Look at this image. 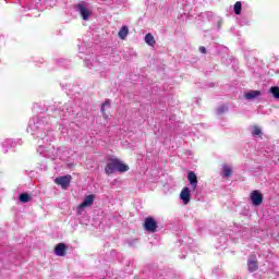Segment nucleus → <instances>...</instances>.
Listing matches in <instances>:
<instances>
[{
	"label": "nucleus",
	"instance_id": "obj_9",
	"mask_svg": "<svg viewBox=\"0 0 279 279\" xmlns=\"http://www.w3.org/2000/svg\"><path fill=\"white\" fill-rule=\"evenodd\" d=\"M16 141L12 140V138H7L4 141L1 142V147H2V151L4 154H8V149H12V147H16Z\"/></svg>",
	"mask_w": 279,
	"mask_h": 279
},
{
	"label": "nucleus",
	"instance_id": "obj_8",
	"mask_svg": "<svg viewBox=\"0 0 279 279\" xmlns=\"http://www.w3.org/2000/svg\"><path fill=\"white\" fill-rule=\"evenodd\" d=\"M180 199H181L182 204H184V206L190 204V202H191V190L187 186L182 189V191L180 193Z\"/></svg>",
	"mask_w": 279,
	"mask_h": 279
},
{
	"label": "nucleus",
	"instance_id": "obj_15",
	"mask_svg": "<svg viewBox=\"0 0 279 279\" xmlns=\"http://www.w3.org/2000/svg\"><path fill=\"white\" fill-rule=\"evenodd\" d=\"M259 95H260L259 90H251V92H247L244 95V97H245V99L251 100V99H256V97H259Z\"/></svg>",
	"mask_w": 279,
	"mask_h": 279
},
{
	"label": "nucleus",
	"instance_id": "obj_23",
	"mask_svg": "<svg viewBox=\"0 0 279 279\" xmlns=\"http://www.w3.org/2000/svg\"><path fill=\"white\" fill-rule=\"evenodd\" d=\"M262 131L258 126L253 128L252 130V136H260Z\"/></svg>",
	"mask_w": 279,
	"mask_h": 279
},
{
	"label": "nucleus",
	"instance_id": "obj_20",
	"mask_svg": "<svg viewBox=\"0 0 279 279\" xmlns=\"http://www.w3.org/2000/svg\"><path fill=\"white\" fill-rule=\"evenodd\" d=\"M85 66H87V69H92V66H99V62L97 60H88L85 59Z\"/></svg>",
	"mask_w": 279,
	"mask_h": 279
},
{
	"label": "nucleus",
	"instance_id": "obj_2",
	"mask_svg": "<svg viewBox=\"0 0 279 279\" xmlns=\"http://www.w3.org/2000/svg\"><path fill=\"white\" fill-rule=\"evenodd\" d=\"M105 171L107 173V175H111V173H125V171H130V166L123 163V161H121V159L119 158H110Z\"/></svg>",
	"mask_w": 279,
	"mask_h": 279
},
{
	"label": "nucleus",
	"instance_id": "obj_10",
	"mask_svg": "<svg viewBox=\"0 0 279 279\" xmlns=\"http://www.w3.org/2000/svg\"><path fill=\"white\" fill-rule=\"evenodd\" d=\"M247 267H248V271L251 274H254V271H256L258 269V262L256 260L255 256H252L248 258Z\"/></svg>",
	"mask_w": 279,
	"mask_h": 279
},
{
	"label": "nucleus",
	"instance_id": "obj_22",
	"mask_svg": "<svg viewBox=\"0 0 279 279\" xmlns=\"http://www.w3.org/2000/svg\"><path fill=\"white\" fill-rule=\"evenodd\" d=\"M270 93L275 99H279V87H271Z\"/></svg>",
	"mask_w": 279,
	"mask_h": 279
},
{
	"label": "nucleus",
	"instance_id": "obj_25",
	"mask_svg": "<svg viewBox=\"0 0 279 279\" xmlns=\"http://www.w3.org/2000/svg\"><path fill=\"white\" fill-rule=\"evenodd\" d=\"M106 108H110V100H106L101 106V112H106Z\"/></svg>",
	"mask_w": 279,
	"mask_h": 279
},
{
	"label": "nucleus",
	"instance_id": "obj_5",
	"mask_svg": "<svg viewBox=\"0 0 279 279\" xmlns=\"http://www.w3.org/2000/svg\"><path fill=\"white\" fill-rule=\"evenodd\" d=\"M71 180H73V178L71 177V174H68V175H62V177L56 178L54 183H57L58 186H61V189L66 191V189H69V186H71Z\"/></svg>",
	"mask_w": 279,
	"mask_h": 279
},
{
	"label": "nucleus",
	"instance_id": "obj_7",
	"mask_svg": "<svg viewBox=\"0 0 279 279\" xmlns=\"http://www.w3.org/2000/svg\"><path fill=\"white\" fill-rule=\"evenodd\" d=\"M250 197L253 206H260L263 204V194L258 190L253 191Z\"/></svg>",
	"mask_w": 279,
	"mask_h": 279
},
{
	"label": "nucleus",
	"instance_id": "obj_19",
	"mask_svg": "<svg viewBox=\"0 0 279 279\" xmlns=\"http://www.w3.org/2000/svg\"><path fill=\"white\" fill-rule=\"evenodd\" d=\"M31 199H32V196H29V194L27 193L20 194V202H22V204H27V202H29Z\"/></svg>",
	"mask_w": 279,
	"mask_h": 279
},
{
	"label": "nucleus",
	"instance_id": "obj_27",
	"mask_svg": "<svg viewBox=\"0 0 279 279\" xmlns=\"http://www.w3.org/2000/svg\"><path fill=\"white\" fill-rule=\"evenodd\" d=\"M198 51H201L202 53H206V47L201 46V47L198 48Z\"/></svg>",
	"mask_w": 279,
	"mask_h": 279
},
{
	"label": "nucleus",
	"instance_id": "obj_3",
	"mask_svg": "<svg viewBox=\"0 0 279 279\" xmlns=\"http://www.w3.org/2000/svg\"><path fill=\"white\" fill-rule=\"evenodd\" d=\"M74 10L75 12H77V14H80L83 21H90V16H93V7L88 2L86 1L78 2L74 7Z\"/></svg>",
	"mask_w": 279,
	"mask_h": 279
},
{
	"label": "nucleus",
	"instance_id": "obj_26",
	"mask_svg": "<svg viewBox=\"0 0 279 279\" xmlns=\"http://www.w3.org/2000/svg\"><path fill=\"white\" fill-rule=\"evenodd\" d=\"M243 230L245 229L241 227V225L234 223V229H233L234 232H243Z\"/></svg>",
	"mask_w": 279,
	"mask_h": 279
},
{
	"label": "nucleus",
	"instance_id": "obj_17",
	"mask_svg": "<svg viewBox=\"0 0 279 279\" xmlns=\"http://www.w3.org/2000/svg\"><path fill=\"white\" fill-rule=\"evenodd\" d=\"M222 173L225 178H230V175H232V168L226 165L222 166Z\"/></svg>",
	"mask_w": 279,
	"mask_h": 279
},
{
	"label": "nucleus",
	"instance_id": "obj_11",
	"mask_svg": "<svg viewBox=\"0 0 279 279\" xmlns=\"http://www.w3.org/2000/svg\"><path fill=\"white\" fill-rule=\"evenodd\" d=\"M187 180L192 186V191H195L197 189V174H195L193 171H190L187 173Z\"/></svg>",
	"mask_w": 279,
	"mask_h": 279
},
{
	"label": "nucleus",
	"instance_id": "obj_1",
	"mask_svg": "<svg viewBox=\"0 0 279 279\" xmlns=\"http://www.w3.org/2000/svg\"><path fill=\"white\" fill-rule=\"evenodd\" d=\"M28 132L35 138H39L37 151L44 158H50V160H56L58 154H60V148L51 146L47 149L43 143H51L56 141V135L51 130V124H49V118L33 117L28 124Z\"/></svg>",
	"mask_w": 279,
	"mask_h": 279
},
{
	"label": "nucleus",
	"instance_id": "obj_18",
	"mask_svg": "<svg viewBox=\"0 0 279 279\" xmlns=\"http://www.w3.org/2000/svg\"><path fill=\"white\" fill-rule=\"evenodd\" d=\"M242 8H243V4L241 3V1L235 2L234 7H233L234 14H236L239 16L241 14Z\"/></svg>",
	"mask_w": 279,
	"mask_h": 279
},
{
	"label": "nucleus",
	"instance_id": "obj_16",
	"mask_svg": "<svg viewBox=\"0 0 279 279\" xmlns=\"http://www.w3.org/2000/svg\"><path fill=\"white\" fill-rule=\"evenodd\" d=\"M145 44L149 45V47H154L156 45V39H154V35H151L150 33L146 34Z\"/></svg>",
	"mask_w": 279,
	"mask_h": 279
},
{
	"label": "nucleus",
	"instance_id": "obj_21",
	"mask_svg": "<svg viewBox=\"0 0 279 279\" xmlns=\"http://www.w3.org/2000/svg\"><path fill=\"white\" fill-rule=\"evenodd\" d=\"M198 19H213V12L207 11V12L201 13L198 15Z\"/></svg>",
	"mask_w": 279,
	"mask_h": 279
},
{
	"label": "nucleus",
	"instance_id": "obj_24",
	"mask_svg": "<svg viewBox=\"0 0 279 279\" xmlns=\"http://www.w3.org/2000/svg\"><path fill=\"white\" fill-rule=\"evenodd\" d=\"M223 112H228V107L227 106L218 107L217 114H223Z\"/></svg>",
	"mask_w": 279,
	"mask_h": 279
},
{
	"label": "nucleus",
	"instance_id": "obj_14",
	"mask_svg": "<svg viewBox=\"0 0 279 279\" xmlns=\"http://www.w3.org/2000/svg\"><path fill=\"white\" fill-rule=\"evenodd\" d=\"M129 34H130V29L128 28V26H122L118 33V36L119 38H121V40H125Z\"/></svg>",
	"mask_w": 279,
	"mask_h": 279
},
{
	"label": "nucleus",
	"instance_id": "obj_12",
	"mask_svg": "<svg viewBox=\"0 0 279 279\" xmlns=\"http://www.w3.org/2000/svg\"><path fill=\"white\" fill-rule=\"evenodd\" d=\"M93 202H95V195H88L83 199L78 208H87V206H93Z\"/></svg>",
	"mask_w": 279,
	"mask_h": 279
},
{
	"label": "nucleus",
	"instance_id": "obj_6",
	"mask_svg": "<svg viewBox=\"0 0 279 279\" xmlns=\"http://www.w3.org/2000/svg\"><path fill=\"white\" fill-rule=\"evenodd\" d=\"M144 228L147 230V232H156V230H158V223H156L154 218L148 217L145 219Z\"/></svg>",
	"mask_w": 279,
	"mask_h": 279
},
{
	"label": "nucleus",
	"instance_id": "obj_30",
	"mask_svg": "<svg viewBox=\"0 0 279 279\" xmlns=\"http://www.w3.org/2000/svg\"><path fill=\"white\" fill-rule=\"evenodd\" d=\"M274 239H276V235H271Z\"/></svg>",
	"mask_w": 279,
	"mask_h": 279
},
{
	"label": "nucleus",
	"instance_id": "obj_13",
	"mask_svg": "<svg viewBox=\"0 0 279 279\" xmlns=\"http://www.w3.org/2000/svg\"><path fill=\"white\" fill-rule=\"evenodd\" d=\"M54 254L57 256H64L66 254V245L64 243H59L54 248Z\"/></svg>",
	"mask_w": 279,
	"mask_h": 279
},
{
	"label": "nucleus",
	"instance_id": "obj_28",
	"mask_svg": "<svg viewBox=\"0 0 279 279\" xmlns=\"http://www.w3.org/2000/svg\"><path fill=\"white\" fill-rule=\"evenodd\" d=\"M221 20H218V29H221Z\"/></svg>",
	"mask_w": 279,
	"mask_h": 279
},
{
	"label": "nucleus",
	"instance_id": "obj_29",
	"mask_svg": "<svg viewBox=\"0 0 279 279\" xmlns=\"http://www.w3.org/2000/svg\"><path fill=\"white\" fill-rule=\"evenodd\" d=\"M78 51H80V53H84V48L78 47Z\"/></svg>",
	"mask_w": 279,
	"mask_h": 279
},
{
	"label": "nucleus",
	"instance_id": "obj_4",
	"mask_svg": "<svg viewBox=\"0 0 279 279\" xmlns=\"http://www.w3.org/2000/svg\"><path fill=\"white\" fill-rule=\"evenodd\" d=\"M73 114H75L73 102H66L63 107L54 110V117H60L63 121H66Z\"/></svg>",
	"mask_w": 279,
	"mask_h": 279
}]
</instances>
